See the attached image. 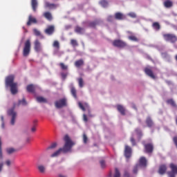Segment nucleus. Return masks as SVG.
<instances>
[{"label":"nucleus","instance_id":"nucleus-15","mask_svg":"<svg viewBox=\"0 0 177 177\" xmlns=\"http://www.w3.org/2000/svg\"><path fill=\"white\" fill-rule=\"evenodd\" d=\"M38 21H37V19L35 17H32V15H29L28 17V21L27 22V26H31V24H37Z\"/></svg>","mask_w":177,"mask_h":177},{"label":"nucleus","instance_id":"nucleus-54","mask_svg":"<svg viewBox=\"0 0 177 177\" xmlns=\"http://www.w3.org/2000/svg\"><path fill=\"white\" fill-rule=\"evenodd\" d=\"M129 16H130V17L135 18V17H136V14H135L134 12H130L129 14Z\"/></svg>","mask_w":177,"mask_h":177},{"label":"nucleus","instance_id":"nucleus-6","mask_svg":"<svg viewBox=\"0 0 177 177\" xmlns=\"http://www.w3.org/2000/svg\"><path fill=\"white\" fill-rule=\"evenodd\" d=\"M55 106L57 109H62V107H66V106H67V99L62 98L55 101Z\"/></svg>","mask_w":177,"mask_h":177},{"label":"nucleus","instance_id":"nucleus-19","mask_svg":"<svg viewBox=\"0 0 177 177\" xmlns=\"http://www.w3.org/2000/svg\"><path fill=\"white\" fill-rule=\"evenodd\" d=\"M70 88H71V93L72 96L74 97V99H78V97L77 96V89H75V87H74V85L71 84Z\"/></svg>","mask_w":177,"mask_h":177},{"label":"nucleus","instance_id":"nucleus-58","mask_svg":"<svg viewBox=\"0 0 177 177\" xmlns=\"http://www.w3.org/2000/svg\"><path fill=\"white\" fill-rule=\"evenodd\" d=\"M1 128H5V122H2Z\"/></svg>","mask_w":177,"mask_h":177},{"label":"nucleus","instance_id":"nucleus-20","mask_svg":"<svg viewBox=\"0 0 177 177\" xmlns=\"http://www.w3.org/2000/svg\"><path fill=\"white\" fill-rule=\"evenodd\" d=\"M158 174L160 175H164L165 174V172H167V165H161L160 167H159V169H158Z\"/></svg>","mask_w":177,"mask_h":177},{"label":"nucleus","instance_id":"nucleus-8","mask_svg":"<svg viewBox=\"0 0 177 177\" xmlns=\"http://www.w3.org/2000/svg\"><path fill=\"white\" fill-rule=\"evenodd\" d=\"M113 45L116 48H125V46H127V43L122 40L115 39L113 41Z\"/></svg>","mask_w":177,"mask_h":177},{"label":"nucleus","instance_id":"nucleus-30","mask_svg":"<svg viewBox=\"0 0 177 177\" xmlns=\"http://www.w3.org/2000/svg\"><path fill=\"white\" fill-rule=\"evenodd\" d=\"M36 100L38 102V103H48L46 98L41 96L37 97Z\"/></svg>","mask_w":177,"mask_h":177},{"label":"nucleus","instance_id":"nucleus-50","mask_svg":"<svg viewBox=\"0 0 177 177\" xmlns=\"http://www.w3.org/2000/svg\"><path fill=\"white\" fill-rule=\"evenodd\" d=\"M100 164L102 168H106V162L104 160H100Z\"/></svg>","mask_w":177,"mask_h":177},{"label":"nucleus","instance_id":"nucleus-7","mask_svg":"<svg viewBox=\"0 0 177 177\" xmlns=\"http://www.w3.org/2000/svg\"><path fill=\"white\" fill-rule=\"evenodd\" d=\"M169 168L171 169V171L167 172V175H169V177H175V175H177V165L171 163Z\"/></svg>","mask_w":177,"mask_h":177},{"label":"nucleus","instance_id":"nucleus-22","mask_svg":"<svg viewBox=\"0 0 177 177\" xmlns=\"http://www.w3.org/2000/svg\"><path fill=\"white\" fill-rule=\"evenodd\" d=\"M31 7L33 12H37V9L38 8V1L31 0Z\"/></svg>","mask_w":177,"mask_h":177},{"label":"nucleus","instance_id":"nucleus-39","mask_svg":"<svg viewBox=\"0 0 177 177\" xmlns=\"http://www.w3.org/2000/svg\"><path fill=\"white\" fill-rule=\"evenodd\" d=\"M71 45H72V46H73V48H75V46H78V41H77V40L72 39L71 40Z\"/></svg>","mask_w":177,"mask_h":177},{"label":"nucleus","instance_id":"nucleus-49","mask_svg":"<svg viewBox=\"0 0 177 177\" xmlns=\"http://www.w3.org/2000/svg\"><path fill=\"white\" fill-rule=\"evenodd\" d=\"M83 142L84 143H88V137L86 134H83Z\"/></svg>","mask_w":177,"mask_h":177},{"label":"nucleus","instance_id":"nucleus-59","mask_svg":"<svg viewBox=\"0 0 177 177\" xmlns=\"http://www.w3.org/2000/svg\"><path fill=\"white\" fill-rule=\"evenodd\" d=\"M26 142H27V143H30V138H27Z\"/></svg>","mask_w":177,"mask_h":177},{"label":"nucleus","instance_id":"nucleus-53","mask_svg":"<svg viewBox=\"0 0 177 177\" xmlns=\"http://www.w3.org/2000/svg\"><path fill=\"white\" fill-rule=\"evenodd\" d=\"M113 15H109V16H108V17H107V21L111 22V21H113Z\"/></svg>","mask_w":177,"mask_h":177},{"label":"nucleus","instance_id":"nucleus-46","mask_svg":"<svg viewBox=\"0 0 177 177\" xmlns=\"http://www.w3.org/2000/svg\"><path fill=\"white\" fill-rule=\"evenodd\" d=\"M135 132L136 133L138 136H142V130H140V129L137 128L135 129Z\"/></svg>","mask_w":177,"mask_h":177},{"label":"nucleus","instance_id":"nucleus-32","mask_svg":"<svg viewBox=\"0 0 177 177\" xmlns=\"http://www.w3.org/2000/svg\"><path fill=\"white\" fill-rule=\"evenodd\" d=\"M37 169L39 170L40 174H45L46 168L43 165H39L37 166Z\"/></svg>","mask_w":177,"mask_h":177},{"label":"nucleus","instance_id":"nucleus-47","mask_svg":"<svg viewBox=\"0 0 177 177\" xmlns=\"http://www.w3.org/2000/svg\"><path fill=\"white\" fill-rule=\"evenodd\" d=\"M139 167H140L139 165H136L133 169V174H138V171L139 170Z\"/></svg>","mask_w":177,"mask_h":177},{"label":"nucleus","instance_id":"nucleus-57","mask_svg":"<svg viewBox=\"0 0 177 177\" xmlns=\"http://www.w3.org/2000/svg\"><path fill=\"white\" fill-rule=\"evenodd\" d=\"M31 131H32V132H35V131H37V128L35 127V126H34L33 127H32Z\"/></svg>","mask_w":177,"mask_h":177},{"label":"nucleus","instance_id":"nucleus-16","mask_svg":"<svg viewBox=\"0 0 177 177\" xmlns=\"http://www.w3.org/2000/svg\"><path fill=\"white\" fill-rule=\"evenodd\" d=\"M44 8L46 9H56L57 8V4L51 3L48 1L44 3Z\"/></svg>","mask_w":177,"mask_h":177},{"label":"nucleus","instance_id":"nucleus-25","mask_svg":"<svg viewBox=\"0 0 177 177\" xmlns=\"http://www.w3.org/2000/svg\"><path fill=\"white\" fill-rule=\"evenodd\" d=\"M26 91L30 93H34L35 92V86L34 84H29L26 87Z\"/></svg>","mask_w":177,"mask_h":177},{"label":"nucleus","instance_id":"nucleus-9","mask_svg":"<svg viewBox=\"0 0 177 177\" xmlns=\"http://www.w3.org/2000/svg\"><path fill=\"white\" fill-rule=\"evenodd\" d=\"M131 156H132V149L129 146L125 145L124 156L129 160V158H131Z\"/></svg>","mask_w":177,"mask_h":177},{"label":"nucleus","instance_id":"nucleus-10","mask_svg":"<svg viewBox=\"0 0 177 177\" xmlns=\"http://www.w3.org/2000/svg\"><path fill=\"white\" fill-rule=\"evenodd\" d=\"M144 71H145V74H147V75H148V77H150L153 80H156V75H154V73H153V70H151V68L146 67L144 69Z\"/></svg>","mask_w":177,"mask_h":177},{"label":"nucleus","instance_id":"nucleus-2","mask_svg":"<svg viewBox=\"0 0 177 177\" xmlns=\"http://www.w3.org/2000/svg\"><path fill=\"white\" fill-rule=\"evenodd\" d=\"M6 88H10L12 95L17 93V83L15 82V75H10L6 77Z\"/></svg>","mask_w":177,"mask_h":177},{"label":"nucleus","instance_id":"nucleus-12","mask_svg":"<svg viewBox=\"0 0 177 177\" xmlns=\"http://www.w3.org/2000/svg\"><path fill=\"white\" fill-rule=\"evenodd\" d=\"M145 153H153V150H154V146L153 143H147L144 145Z\"/></svg>","mask_w":177,"mask_h":177},{"label":"nucleus","instance_id":"nucleus-21","mask_svg":"<svg viewBox=\"0 0 177 177\" xmlns=\"http://www.w3.org/2000/svg\"><path fill=\"white\" fill-rule=\"evenodd\" d=\"M33 32L36 37H39L40 39H44L45 36L41 33V31L38 30L37 28L33 29Z\"/></svg>","mask_w":177,"mask_h":177},{"label":"nucleus","instance_id":"nucleus-37","mask_svg":"<svg viewBox=\"0 0 177 177\" xmlns=\"http://www.w3.org/2000/svg\"><path fill=\"white\" fill-rule=\"evenodd\" d=\"M77 82H78L80 88H84V79H82V77H80L77 79Z\"/></svg>","mask_w":177,"mask_h":177},{"label":"nucleus","instance_id":"nucleus-55","mask_svg":"<svg viewBox=\"0 0 177 177\" xmlns=\"http://www.w3.org/2000/svg\"><path fill=\"white\" fill-rule=\"evenodd\" d=\"M83 120L85 122H88V117H86V115H83Z\"/></svg>","mask_w":177,"mask_h":177},{"label":"nucleus","instance_id":"nucleus-29","mask_svg":"<svg viewBox=\"0 0 177 177\" xmlns=\"http://www.w3.org/2000/svg\"><path fill=\"white\" fill-rule=\"evenodd\" d=\"M75 32L77 34H84V32H85V29L80 26H76L75 28Z\"/></svg>","mask_w":177,"mask_h":177},{"label":"nucleus","instance_id":"nucleus-1","mask_svg":"<svg viewBox=\"0 0 177 177\" xmlns=\"http://www.w3.org/2000/svg\"><path fill=\"white\" fill-rule=\"evenodd\" d=\"M64 140L65 144L63 148H59L57 151L54 152L51 155V157H57L60 156V153H62V151H63V153H68V151H71V149L75 145L74 142L71 140V138H70L68 135H66L64 138Z\"/></svg>","mask_w":177,"mask_h":177},{"label":"nucleus","instance_id":"nucleus-14","mask_svg":"<svg viewBox=\"0 0 177 177\" xmlns=\"http://www.w3.org/2000/svg\"><path fill=\"white\" fill-rule=\"evenodd\" d=\"M140 167H142V168H146L147 167V159L145 156H142L139 160Z\"/></svg>","mask_w":177,"mask_h":177},{"label":"nucleus","instance_id":"nucleus-63","mask_svg":"<svg viewBox=\"0 0 177 177\" xmlns=\"http://www.w3.org/2000/svg\"><path fill=\"white\" fill-rule=\"evenodd\" d=\"M129 34H132L131 32H128Z\"/></svg>","mask_w":177,"mask_h":177},{"label":"nucleus","instance_id":"nucleus-24","mask_svg":"<svg viewBox=\"0 0 177 177\" xmlns=\"http://www.w3.org/2000/svg\"><path fill=\"white\" fill-rule=\"evenodd\" d=\"M43 16L44 17H45V19L48 20V21H51V20L53 19V17H52V13H50V12H45L43 14Z\"/></svg>","mask_w":177,"mask_h":177},{"label":"nucleus","instance_id":"nucleus-17","mask_svg":"<svg viewBox=\"0 0 177 177\" xmlns=\"http://www.w3.org/2000/svg\"><path fill=\"white\" fill-rule=\"evenodd\" d=\"M0 160H3V154L2 153V142L0 138ZM2 168H3V162H0V172L2 171Z\"/></svg>","mask_w":177,"mask_h":177},{"label":"nucleus","instance_id":"nucleus-38","mask_svg":"<svg viewBox=\"0 0 177 177\" xmlns=\"http://www.w3.org/2000/svg\"><path fill=\"white\" fill-rule=\"evenodd\" d=\"M96 26H97V21H96L89 22L88 24V26L91 27V28H95Z\"/></svg>","mask_w":177,"mask_h":177},{"label":"nucleus","instance_id":"nucleus-27","mask_svg":"<svg viewBox=\"0 0 177 177\" xmlns=\"http://www.w3.org/2000/svg\"><path fill=\"white\" fill-rule=\"evenodd\" d=\"M117 109L122 115H125V108L122 105H117Z\"/></svg>","mask_w":177,"mask_h":177},{"label":"nucleus","instance_id":"nucleus-56","mask_svg":"<svg viewBox=\"0 0 177 177\" xmlns=\"http://www.w3.org/2000/svg\"><path fill=\"white\" fill-rule=\"evenodd\" d=\"M124 177H129V173L128 171H124Z\"/></svg>","mask_w":177,"mask_h":177},{"label":"nucleus","instance_id":"nucleus-48","mask_svg":"<svg viewBox=\"0 0 177 177\" xmlns=\"http://www.w3.org/2000/svg\"><path fill=\"white\" fill-rule=\"evenodd\" d=\"M57 143L53 142V143H52V144L50 145V146H49V147H48V149H55V147H57Z\"/></svg>","mask_w":177,"mask_h":177},{"label":"nucleus","instance_id":"nucleus-3","mask_svg":"<svg viewBox=\"0 0 177 177\" xmlns=\"http://www.w3.org/2000/svg\"><path fill=\"white\" fill-rule=\"evenodd\" d=\"M31 52V41L28 39L24 43V50H23V56L27 57L30 53Z\"/></svg>","mask_w":177,"mask_h":177},{"label":"nucleus","instance_id":"nucleus-51","mask_svg":"<svg viewBox=\"0 0 177 177\" xmlns=\"http://www.w3.org/2000/svg\"><path fill=\"white\" fill-rule=\"evenodd\" d=\"M130 141L132 143L133 146H136V141H135V138H133V137L131 138Z\"/></svg>","mask_w":177,"mask_h":177},{"label":"nucleus","instance_id":"nucleus-13","mask_svg":"<svg viewBox=\"0 0 177 177\" xmlns=\"http://www.w3.org/2000/svg\"><path fill=\"white\" fill-rule=\"evenodd\" d=\"M45 34L47 35H53V32H55V26L51 25L47 27V28L44 30Z\"/></svg>","mask_w":177,"mask_h":177},{"label":"nucleus","instance_id":"nucleus-45","mask_svg":"<svg viewBox=\"0 0 177 177\" xmlns=\"http://www.w3.org/2000/svg\"><path fill=\"white\" fill-rule=\"evenodd\" d=\"M53 46L54 48H56L57 49H60V44H59L58 41H55L53 44Z\"/></svg>","mask_w":177,"mask_h":177},{"label":"nucleus","instance_id":"nucleus-43","mask_svg":"<svg viewBox=\"0 0 177 177\" xmlns=\"http://www.w3.org/2000/svg\"><path fill=\"white\" fill-rule=\"evenodd\" d=\"M18 104H22V106H27V102L26 101V98H23L21 100H19Z\"/></svg>","mask_w":177,"mask_h":177},{"label":"nucleus","instance_id":"nucleus-41","mask_svg":"<svg viewBox=\"0 0 177 177\" xmlns=\"http://www.w3.org/2000/svg\"><path fill=\"white\" fill-rule=\"evenodd\" d=\"M129 39H130V41H133L134 42H138L139 41V39L133 35L129 36Z\"/></svg>","mask_w":177,"mask_h":177},{"label":"nucleus","instance_id":"nucleus-28","mask_svg":"<svg viewBox=\"0 0 177 177\" xmlns=\"http://www.w3.org/2000/svg\"><path fill=\"white\" fill-rule=\"evenodd\" d=\"M163 5L165 8H172L174 3L170 0H167L163 3Z\"/></svg>","mask_w":177,"mask_h":177},{"label":"nucleus","instance_id":"nucleus-18","mask_svg":"<svg viewBox=\"0 0 177 177\" xmlns=\"http://www.w3.org/2000/svg\"><path fill=\"white\" fill-rule=\"evenodd\" d=\"M145 124H147V127L148 128H152V127L154 126V122H153V120L150 116H148L145 120Z\"/></svg>","mask_w":177,"mask_h":177},{"label":"nucleus","instance_id":"nucleus-31","mask_svg":"<svg viewBox=\"0 0 177 177\" xmlns=\"http://www.w3.org/2000/svg\"><path fill=\"white\" fill-rule=\"evenodd\" d=\"M152 27L156 31H160V29L161 28V26L158 22H153L152 24Z\"/></svg>","mask_w":177,"mask_h":177},{"label":"nucleus","instance_id":"nucleus-33","mask_svg":"<svg viewBox=\"0 0 177 177\" xmlns=\"http://www.w3.org/2000/svg\"><path fill=\"white\" fill-rule=\"evenodd\" d=\"M75 67L80 68L81 66H84V60L83 59H79L75 61Z\"/></svg>","mask_w":177,"mask_h":177},{"label":"nucleus","instance_id":"nucleus-26","mask_svg":"<svg viewBox=\"0 0 177 177\" xmlns=\"http://www.w3.org/2000/svg\"><path fill=\"white\" fill-rule=\"evenodd\" d=\"M124 14L121 12H116L115 13V19L116 20H124Z\"/></svg>","mask_w":177,"mask_h":177},{"label":"nucleus","instance_id":"nucleus-11","mask_svg":"<svg viewBox=\"0 0 177 177\" xmlns=\"http://www.w3.org/2000/svg\"><path fill=\"white\" fill-rule=\"evenodd\" d=\"M34 49L35 52H41L42 50V46L41 45V41L37 39L34 41Z\"/></svg>","mask_w":177,"mask_h":177},{"label":"nucleus","instance_id":"nucleus-42","mask_svg":"<svg viewBox=\"0 0 177 177\" xmlns=\"http://www.w3.org/2000/svg\"><path fill=\"white\" fill-rule=\"evenodd\" d=\"M59 66L62 68V70H68V66L64 64V63L63 62L59 63Z\"/></svg>","mask_w":177,"mask_h":177},{"label":"nucleus","instance_id":"nucleus-52","mask_svg":"<svg viewBox=\"0 0 177 177\" xmlns=\"http://www.w3.org/2000/svg\"><path fill=\"white\" fill-rule=\"evenodd\" d=\"M61 76L63 80H66V78H67V73H62Z\"/></svg>","mask_w":177,"mask_h":177},{"label":"nucleus","instance_id":"nucleus-44","mask_svg":"<svg viewBox=\"0 0 177 177\" xmlns=\"http://www.w3.org/2000/svg\"><path fill=\"white\" fill-rule=\"evenodd\" d=\"M113 177H121V173H120V170H118V168L115 169V174Z\"/></svg>","mask_w":177,"mask_h":177},{"label":"nucleus","instance_id":"nucleus-5","mask_svg":"<svg viewBox=\"0 0 177 177\" xmlns=\"http://www.w3.org/2000/svg\"><path fill=\"white\" fill-rule=\"evenodd\" d=\"M15 107H16V105H14V106L12 109L8 111V115H11L12 117L10 122L11 125H15L16 117L17 116V113H16V111H15Z\"/></svg>","mask_w":177,"mask_h":177},{"label":"nucleus","instance_id":"nucleus-36","mask_svg":"<svg viewBox=\"0 0 177 177\" xmlns=\"http://www.w3.org/2000/svg\"><path fill=\"white\" fill-rule=\"evenodd\" d=\"M78 106L80 107V109H81V110H82V111H85V107H88V104H84V105H83L81 102H78Z\"/></svg>","mask_w":177,"mask_h":177},{"label":"nucleus","instance_id":"nucleus-23","mask_svg":"<svg viewBox=\"0 0 177 177\" xmlns=\"http://www.w3.org/2000/svg\"><path fill=\"white\" fill-rule=\"evenodd\" d=\"M166 103L167 104H170V106H171V107H174V109H177L176 102H175V100H174V99L170 98V99L167 100Z\"/></svg>","mask_w":177,"mask_h":177},{"label":"nucleus","instance_id":"nucleus-4","mask_svg":"<svg viewBox=\"0 0 177 177\" xmlns=\"http://www.w3.org/2000/svg\"><path fill=\"white\" fill-rule=\"evenodd\" d=\"M163 38L168 42H171V44H175L177 42V36L174 34L167 33L163 35Z\"/></svg>","mask_w":177,"mask_h":177},{"label":"nucleus","instance_id":"nucleus-35","mask_svg":"<svg viewBox=\"0 0 177 177\" xmlns=\"http://www.w3.org/2000/svg\"><path fill=\"white\" fill-rule=\"evenodd\" d=\"M100 5H101L102 8H107V6H109V2L106 0H101L100 1Z\"/></svg>","mask_w":177,"mask_h":177},{"label":"nucleus","instance_id":"nucleus-40","mask_svg":"<svg viewBox=\"0 0 177 177\" xmlns=\"http://www.w3.org/2000/svg\"><path fill=\"white\" fill-rule=\"evenodd\" d=\"M4 164H5V165H6L7 167H9L12 165V164H13V161L10 160V159H7V160H6Z\"/></svg>","mask_w":177,"mask_h":177},{"label":"nucleus","instance_id":"nucleus-34","mask_svg":"<svg viewBox=\"0 0 177 177\" xmlns=\"http://www.w3.org/2000/svg\"><path fill=\"white\" fill-rule=\"evenodd\" d=\"M16 151H17V150L15 148L10 147L6 149V153L9 155L13 154L14 153H16Z\"/></svg>","mask_w":177,"mask_h":177},{"label":"nucleus","instance_id":"nucleus-61","mask_svg":"<svg viewBox=\"0 0 177 177\" xmlns=\"http://www.w3.org/2000/svg\"><path fill=\"white\" fill-rule=\"evenodd\" d=\"M59 177H66V176L63 175H59Z\"/></svg>","mask_w":177,"mask_h":177},{"label":"nucleus","instance_id":"nucleus-60","mask_svg":"<svg viewBox=\"0 0 177 177\" xmlns=\"http://www.w3.org/2000/svg\"><path fill=\"white\" fill-rule=\"evenodd\" d=\"M1 120L2 122H3V116L1 117Z\"/></svg>","mask_w":177,"mask_h":177},{"label":"nucleus","instance_id":"nucleus-62","mask_svg":"<svg viewBox=\"0 0 177 177\" xmlns=\"http://www.w3.org/2000/svg\"><path fill=\"white\" fill-rule=\"evenodd\" d=\"M109 177H111V173L109 174Z\"/></svg>","mask_w":177,"mask_h":177}]
</instances>
